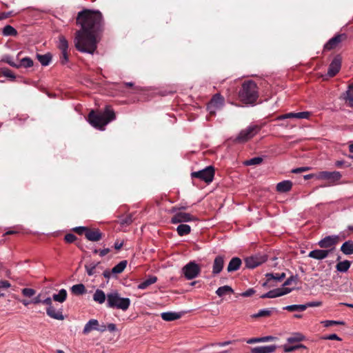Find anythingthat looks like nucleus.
Listing matches in <instances>:
<instances>
[{
  "label": "nucleus",
  "instance_id": "1",
  "mask_svg": "<svg viewBox=\"0 0 353 353\" xmlns=\"http://www.w3.org/2000/svg\"><path fill=\"white\" fill-rule=\"evenodd\" d=\"M77 24L81 29L75 33L74 46L81 52L93 54L104 27L103 14L98 10L84 9L78 12Z\"/></svg>",
  "mask_w": 353,
  "mask_h": 353
},
{
  "label": "nucleus",
  "instance_id": "2",
  "mask_svg": "<svg viewBox=\"0 0 353 353\" xmlns=\"http://www.w3.org/2000/svg\"><path fill=\"white\" fill-rule=\"evenodd\" d=\"M116 119L114 110L106 106L103 112H94L92 110L88 114V122L94 128L103 130L105 126Z\"/></svg>",
  "mask_w": 353,
  "mask_h": 353
},
{
  "label": "nucleus",
  "instance_id": "3",
  "mask_svg": "<svg viewBox=\"0 0 353 353\" xmlns=\"http://www.w3.org/2000/svg\"><path fill=\"white\" fill-rule=\"evenodd\" d=\"M239 97L241 101L245 104L254 103L259 97L258 88L256 83L253 81L244 82L239 92Z\"/></svg>",
  "mask_w": 353,
  "mask_h": 353
},
{
  "label": "nucleus",
  "instance_id": "4",
  "mask_svg": "<svg viewBox=\"0 0 353 353\" xmlns=\"http://www.w3.org/2000/svg\"><path fill=\"white\" fill-rule=\"evenodd\" d=\"M129 298L121 297L117 291H112L107 294V307L126 311L130 305Z\"/></svg>",
  "mask_w": 353,
  "mask_h": 353
},
{
  "label": "nucleus",
  "instance_id": "5",
  "mask_svg": "<svg viewBox=\"0 0 353 353\" xmlns=\"http://www.w3.org/2000/svg\"><path fill=\"white\" fill-rule=\"evenodd\" d=\"M261 129V127L258 125H249L239 132L235 139V141L238 143H245L258 134Z\"/></svg>",
  "mask_w": 353,
  "mask_h": 353
},
{
  "label": "nucleus",
  "instance_id": "6",
  "mask_svg": "<svg viewBox=\"0 0 353 353\" xmlns=\"http://www.w3.org/2000/svg\"><path fill=\"white\" fill-rule=\"evenodd\" d=\"M214 176V169L212 166L210 165L205 168L197 171L193 172L191 174L192 178H197L201 181H205L207 183H210L213 181Z\"/></svg>",
  "mask_w": 353,
  "mask_h": 353
},
{
  "label": "nucleus",
  "instance_id": "7",
  "mask_svg": "<svg viewBox=\"0 0 353 353\" xmlns=\"http://www.w3.org/2000/svg\"><path fill=\"white\" fill-rule=\"evenodd\" d=\"M182 272L186 279L192 280L199 276L201 268L195 261H190L182 268Z\"/></svg>",
  "mask_w": 353,
  "mask_h": 353
},
{
  "label": "nucleus",
  "instance_id": "8",
  "mask_svg": "<svg viewBox=\"0 0 353 353\" xmlns=\"http://www.w3.org/2000/svg\"><path fill=\"white\" fill-rule=\"evenodd\" d=\"M224 98L220 94L213 96L208 104V110L210 114H215L216 112L221 110L224 105Z\"/></svg>",
  "mask_w": 353,
  "mask_h": 353
},
{
  "label": "nucleus",
  "instance_id": "9",
  "mask_svg": "<svg viewBox=\"0 0 353 353\" xmlns=\"http://www.w3.org/2000/svg\"><path fill=\"white\" fill-rule=\"evenodd\" d=\"M315 177L319 180H327L330 184H334L336 181H339L342 175L340 172L334 171H322L315 174Z\"/></svg>",
  "mask_w": 353,
  "mask_h": 353
},
{
  "label": "nucleus",
  "instance_id": "10",
  "mask_svg": "<svg viewBox=\"0 0 353 353\" xmlns=\"http://www.w3.org/2000/svg\"><path fill=\"white\" fill-rule=\"evenodd\" d=\"M339 241V237L337 235L327 236L319 241L318 245L320 248L327 249V250H333L335 245Z\"/></svg>",
  "mask_w": 353,
  "mask_h": 353
},
{
  "label": "nucleus",
  "instance_id": "11",
  "mask_svg": "<svg viewBox=\"0 0 353 353\" xmlns=\"http://www.w3.org/2000/svg\"><path fill=\"white\" fill-rule=\"evenodd\" d=\"M174 214L171 219V223L173 224L190 222L196 220V218L190 213L182 211L173 212Z\"/></svg>",
  "mask_w": 353,
  "mask_h": 353
},
{
  "label": "nucleus",
  "instance_id": "12",
  "mask_svg": "<svg viewBox=\"0 0 353 353\" xmlns=\"http://www.w3.org/2000/svg\"><path fill=\"white\" fill-rule=\"evenodd\" d=\"M346 38L347 36L345 34L335 35L324 45V50H332L336 48Z\"/></svg>",
  "mask_w": 353,
  "mask_h": 353
},
{
  "label": "nucleus",
  "instance_id": "13",
  "mask_svg": "<svg viewBox=\"0 0 353 353\" xmlns=\"http://www.w3.org/2000/svg\"><path fill=\"white\" fill-rule=\"evenodd\" d=\"M292 290V288H276V289L270 290V291L268 292L265 294H262L261 296V298H262V299H266V298L273 299V298H276V297H279V296L285 295V294L291 292Z\"/></svg>",
  "mask_w": 353,
  "mask_h": 353
},
{
  "label": "nucleus",
  "instance_id": "14",
  "mask_svg": "<svg viewBox=\"0 0 353 353\" xmlns=\"http://www.w3.org/2000/svg\"><path fill=\"white\" fill-rule=\"evenodd\" d=\"M266 261L265 256L255 255L248 257L245 260V266L248 268H254Z\"/></svg>",
  "mask_w": 353,
  "mask_h": 353
},
{
  "label": "nucleus",
  "instance_id": "15",
  "mask_svg": "<svg viewBox=\"0 0 353 353\" xmlns=\"http://www.w3.org/2000/svg\"><path fill=\"white\" fill-rule=\"evenodd\" d=\"M85 269L89 276H97L103 270L100 262H91L85 265Z\"/></svg>",
  "mask_w": 353,
  "mask_h": 353
},
{
  "label": "nucleus",
  "instance_id": "16",
  "mask_svg": "<svg viewBox=\"0 0 353 353\" xmlns=\"http://www.w3.org/2000/svg\"><path fill=\"white\" fill-rule=\"evenodd\" d=\"M341 66V58L336 56L334 58L332 61L329 65L327 74L330 77L335 76L340 70Z\"/></svg>",
  "mask_w": 353,
  "mask_h": 353
},
{
  "label": "nucleus",
  "instance_id": "17",
  "mask_svg": "<svg viewBox=\"0 0 353 353\" xmlns=\"http://www.w3.org/2000/svg\"><path fill=\"white\" fill-rule=\"evenodd\" d=\"M311 115V113L310 112H289L287 114H284L282 115H280L277 117L278 120H283L286 119H309L310 116Z\"/></svg>",
  "mask_w": 353,
  "mask_h": 353
},
{
  "label": "nucleus",
  "instance_id": "18",
  "mask_svg": "<svg viewBox=\"0 0 353 353\" xmlns=\"http://www.w3.org/2000/svg\"><path fill=\"white\" fill-rule=\"evenodd\" d=\"M224 263V256H223L219 255L214 259L212 272L213 275L219 274L222 271Z\"/></svg>",
  "mask_w": 353,
  "mask_h": 353
},
{
  "label": "nucleus",
  "instance_id": "19",
  "mask_svg": "<svg viewBox=\"0 0 353 353\" xmlns=\"http://www.w3.org/2000/svg\"><path fill=\"white\" fill-rule=\"evenodd\" d=\"M46 314L48 316L56 320L62 321L64 319L63 310L61 308L57 310L54 306L46 307Z\"/></svg>",
  "mask_w": 353,
  "mask_h": 353
},
{
  "label": "nucleus",
  "instance_id": "20",
  "mask_svg": "<svg viewBox=\"0 0 353 353\" xmlns=\"http://www.w3.org/2000/svg\"><path fill=\"white\" fill-rule=\"evenodd\" d=\"M85 238L90 241H99L102 239L103 234L99 229H90L85 234Z\"/></svg>",
  "mask_w": 353,
  "mask_h": 353
},
{
  "label": "nucleus",
  "instance_id": "21",
  "mask_svg": "<svg viewBox=\"0 0 353 353\" xmlns=\"http://www.w3.org/2000/svg\"><path fill=\"white\" fill-rule=\"evenodd\" d=\"M330 253V250H314L310 252L308 256L316 260H323L327 258Z\"/></svg>",
  "mask_w": 353,
  "mask_h": 353
},
{
  "label": "nucleus",
  "instance_id": "22",
  "mask_svg": "<svg viewBox=\"0 0 353 353\" xmlns=\"http://www.w3.org/2000/svg\"><path fill=\"white\" fill-rule=\"evenodd\" d=\"M276 350L274 345L258 346L251 349V353H272Z\"/></svg>",
  "mask_w": 353,
  "mask_h": 353
},
{
  "label": "nucleus",
  "instance_id": "23",
  "mask_svg": "<svg viewBox=\"0 0 353 353\" xmlns=\"http://www.w3.org/2000/svg\"><path fill=\"white\" fill-rule=\"evenodd\" d=\"M343 99L350 107H353V84L349 85L347 90L343 94Z\"/></svg>",
  "mask_w": 353,
  "mask_h": 353
},
{
  "label": "nucleus",
  "instance_id": "24",
  "mask_svg": "<svg viewBox=\"0 0 353 353\" xmlns=\"http://www.w3.org/2000/svg\"><path fill=\"white\" fill-rule=\"evenodd\" d=\"M241 265V260L238 257L232 258L228 267L227 270L228 272H232L238 270Z\"/></svg>",
  "mask_w": 353,
  "mask_h": 353
},
{
  "label": "nucleus",
  "instance_id": "25",
  "mask_svg": "<svg viewBox=\"0 0 353 353\" xmlns=\"http://www.w3.org/2000/svg\"><path fill=\"white\" fill-rule=\"evenodd\" d=\"M107 300V295L100 289H97L93 294V301L99 304H103Z\"/></svg>",
  "mask_w": 353,
  "mask_h": 353
},
{
  "label": "nucleus",
  "instance_id": "26",
  "mask_svg": "<svg viewBox=\"0 0 353 353\" xmlns=\"http://www.w3.org/2000/svg\"><path fill=\"white\" fill-rule=\"evenodd\" d=\"M98 323L99 321L97 319H90L88 321L84 326L83 333L88 334L92 330H97Z\"/></svg>",
  "mask_w": 353,
  "mask_h": 353
},
{
  "label": "nucleus",
  "instance_id": "27",
  "mask_svg": "<svg viewBox=\"0 0 353 353\" xmlns=\"http://www.w3.org/2000/svg\"><path fill=\"white\" fill-rule=\"evenodd\" d=\"M161 316L165 321H172L180 319L181 314L174 312H166L161 313Z\"/></svg>",
  "mask_w": 353,
  "mask_h": 353
},
{
  "label": "nucleus",
  "instance_id": "28",
  "mask_svg": "<svg viewBox=\"0 0 353 353\" xmlns=\"http://www.w3.org/2000/svg\"><path fill=\"white\" fill-rule=\"evenodd\" d=\"M292 187V183L290 181H283L276 185V190L279 192H289Z\"/></svg>",
  "mask_w": 353,
  "mask_h": 353
},
{
  "label": "nucleus",
  "instance_id": "29",
  "mask_svg": "<svg viewBox=\"0 0 353 353\" xmlns=\"http://www.w3.org/2000/svg\"><path fill=\"white\" fill-rule=\"evenodd\" d=\"M157 277L155 276H149L146 279H145L143 282L140 283L138 285V288L140 290H145L149 285L154 284L157 282Z\"/></svg>",
  "mask_w": 353,
  "mask_h": 353
},
{
  "label": "nucleus",
  "instance_id": "30",
  "mask_svg": "<svg viewBox=\"0 0 353 353\" xmlns=\"http://www.w3.org/2000/svg\"><path fill=\"white\" fill-rule=\"evenodd\" d=\"M67 296V291L65 289H61L57 294H54L52 295V299L54 301L62 303L66 300Z\"/></svg>",
  "mask_w": 353,
  "mask_h": 353
},
{
  "label": "nucleus",
  "instance_id": "31",
  "mask_svg": "<svg viewBox=\"0 0 353 353\" xmlns=\"http://www.w3.org/2000/svg\"><path fill=\"white\" fill-rule=\"evenodd\" d=\"M232 293H234V290L229 285H224V286L219 287L216 290V294L219 297H223L227 294H231Z\"/></svg>",
  "mask_w": 353,
  "mask_h": 353
},
{
  "label": "nucleus",
  "instance_id": "32",
  "mask_svg": "<svg viewBox=\"0 0 353 353\" xmlns=\"http://www.w3.org/2000/svg\"><path fill=\"white\" fill-rule=\"evenodd\" d=\"M71 292L74 295H83L86 293V289L83 284H76L71 287Z\"/></svg>",
  "mask_w": 353,
  "mask_h": 353
},
{
  "label": "nucleus",
  "instance_id": "33",
  "mask_svg": "<svg viewBox=\"0 0 353 353\" xmlns=\"http://www.w3.org/2000/svg\"><path fill=\"white\" fill-rule=\"evenodd\" d=\"M37 58L41 64L43 66L48 65L52 61V55L50 53H46L45 54H37Z\"/></svg>",
  "mask_w": 353,
  "mask_h": 353
},
{
  "label": "nucleus",
  "instance_id": "34",
  "mask_svg": "<svg viewBox=\"0 0 353 353\" xmlns=\"http://www.w3.org/2000/svg\"><path fill=\"white\" fill-rule=\"evenodd\" d=\"M341 252L347 255L353 254V242L351 241H345L341 247Z\"/></svg>",
  "mask_w": 353,
  "mask_h": 353
},
{
  "label": "nucleus",
  "instance_id": "35",
  "mask_svg": "<svg viewBox=\"0 0 353 353\" xmlns=\"http://www.w3.org/2000/svg\"><path fill=\"white\" fill-rule=\"evenodd\" d=\"M57 47L61 51L68 50V42L65 37L63 35H59L58 37Z\"/></svg>",
  "mask_w": 353,
  "mask_h": 353
},
{
  "label": "nucleus",
  "instance_id": "36",
  "mask_svg": "<svg viewBox=\"0 0 353 353\" xmlns=\"http://www.w3.org/2000/svg\"><path fill=\"white\" fill-rule=\"evenodd\" d=\"M350 265H351L350 261H349L347 260H345V261L339 262L336 265V268L337 271H339L340 272H345L350 268Z\"/></svg>",
  "mask_w": 353,
  "mask_h": 353
},
{
  "label": "nucleus",
  "instance_id": "37",
  "mask_svg": "<svg viewBox=\"0 0 353 353\" xmlns=\"http://www.w3.org/2000/svg\"><path fill=\"white\" fill-rule=\"evenodd\" d=\"M177 233L179 236L187 235L190 233L191 228L187 224H180L176 228Z\"/></svg>",
  "mask_w": 353,
  "mask_h": 353
},
{
  "label": "nucleus",
  "instance_id": "38",
  "mask_svg": "<svg viewBox=\"0 0 353 353\" xmlns=\"http://www.w3.org/2000/svg\"><path fill=\"white\" fill-rule=\"evenodd\" d=\"M268 282H270L272 280L276 281H281L285 277V273L281 274H273V273H268L265 274Z\"/></svg>",
  "mask_w": 353,
  "mask_h": 353
},
{
  "label": "nucleus",
  "instance_id": "39",
  "mask_svg": "<svg viewBox=\"0 0 353 353\" xmlns=\"http://www.w3.org/2000/svg\"><path fill=\"white\" fill-rule=\"evenodd\" d=\"M126 265L127 261H121L112 269L111 272L112 274H120L125 270Z\"/></svg>",
  "mask_w": 353,
  "mask_h": 353
},
{
  "label": "nucleus",
  "instance_id": "40",
  "mask_svg": "<svg viewBox=\"0 0 353 353\" xmlns=\"http://www.w3.org/2000/svg\"><path fill=\"white\" fill-rule=\"evenodd\" d=\"M283 310H286L289 312L301 311L303 312L306 310L305 304L303 305H290L283 307Z\"/></svg>",
  "mask_w": 353,
  "mask_h": 353
},
{
  "label": "nucleus",
  "instance_id": "41",
  "mask_svg": "<svg viewBox=\"0 0 353 353\" xmlns=\"http://www.w3.org/2000/svg\"><path fill=\"white\" fill-rule=\"evenodd\" d=\"M3 34L4 36H16L17 31L12 26L7 25L3 29Z\"/></svg>",
  "mask_w": 353,
  "mask_h": 353
},
{
  "label": "nucleus",
  "instance_id": "42",
  "mask_svg": "<svg viewBox=\"0 0 353 353\" xmlns=\"http://www.w3.org/2000/svg\"><path fill=\"white\" fill-rule=\"evenodd\" d=\"M17 65H19V68H30L33 65V61L30 57H24L21 59L20 63H17Z\"/></svg>",
  "mask_w": 353,
  "mask_h": 353
},
{
  "label": "nucleus",
  "instance_id": "43",
  "mask_svg": "<svg viewBox=\"0 0 353 353\" xmlns=\"http://www.w3.org/2000/svg\"><path fill=\"white\" fill-rule=\"evenodd\" d=\"M304 339V336L300 333H295L292 336L288 338L287 341L288 343H297L302 341Z\"/></svg>",
  "mask_w": 353,
  "mask_h": 353
},
{
  "label": "nucleus",
  "instance_id": "44",
  "mask_svg": "<svg viewBox=\"0 0 353 353\" xmlns=\"http://www.w3.org/2000/svg\"><path fill=\"white\" fill-rule=\"evenodd\" d=\"M271 309H263L259 310L257 313L252 315L253 318H259L264 316H269L272 314Z\"/></svg>",
  "mask_w": 353,
  "mask_h": 353
},
{
  "label": "nucleus",
  "instance_id": "45",
  "mask_svg": "<svg viewBox=\"0 0 353 353\" xmlns=\"http://www.w3.org/2000/svg\"><path fill=\"white\" fill-rule=\"evenodd\" d=\"M263 161V159L259 157H254L252 159H248L244 162L245 165H259Z\"/></svg>",
  "mask_w": 353,
  "mask_h": 353
},
{
  "label": "nucleus",
  "instance_id": "46",
  "mask_svg": "<svg viewBox=\"0 0 353 353\" xmlns=\"http://www.w3.org/2000/svg\"><path fill=\"white\" fill-rule=\"evenodd\" d=\"M2 61L9 64L10 66L19 68V65H17L14 61L12 57L6 55L2 58Z\"/></svg>",
  "mask_w": 353,
  "mask_h": 353
},
{
  "label": "nucleus",
  "instance_id": "47",
  "mask_svg": "<svg viewBox=\"0 0 353 353\" xmlns=\"http://www.w3.org/2000/svg\"><path fill=\"white\" fill-rule=\"evenodd\" d=\"M0 73L8 78H10L12 80H14L15 79V75L8 68H1Z\"/></svg>",
  "mask_w": 353,
  "mask_h": 353
},
{
  "label": "nucleus",
  "instance_id": "48",
  "mask_svg": "<svg viewBox=\"0 0 353 353\" xmlns=\"http://www.w3.org/2000/svg\"><path fill=\"white\" fill-rule=\"evenodd\" d=\"M21 292L24 296L32 297L35 294L36 291L32 288H23Z\"/></svg>",
  "mask_w": 353,
  "mask_h": 353
},
{
  "label": "nucleus",
  "instance_id": "49",
  "mask_svg": "<svg viewBox=\"0 0 353 353\" xmlns=\"http://www.w3.org/2000/svg\"><path fill=\"white\" fill-rule=\"evenodd\" d=\"M60 61L63 65L66 64L69 61L68 50L61 51Z\"/></svg>",
  "mask_w": 353,
  "mask_h": 353
},
{
  "label": "nucleus",
  "instance_id": "50",
  "mask_svg": "<svg viewBox=\"0 0 353 353\" xmlns=\"http://www.w3.org/2000/svg\"><path fill=\"white\" fill-rule=\"evenodd\" d=\"M300 347H304V346L303 345H285L283 348H284V350L285 352H292L296 349H299Z\"/></svg>",
  "mask_w": 353,
  "mask_h": 353
},
{
  "label": "nucleus",
  "instance_id": "51",
  "mask_svg": "<svg viewBox=\"0 0 353 353\" xmlns=\"http://www.w3.org/2000/svg\"><path fill=\"white\" fill-rule=\"evenodd\" d=\"M323 323L324 326L325 327H330L334 325H343L344 323L343 321H331V320H327L325 321H323Z\"/></svg>",
  "mask_w": 353,
  "mask_h": 353
},
{
  "label": "nucleus",
  "instance_id": "52",
  "mask_svg": "<svg viewBox=\"0 0 353 353\" xmlns=\"http://www.w3.org/2000/svg\"><path fill=\"white\" fill-rule=\"evenodd\" d=\"M187 209H188L187 205L180 204L179 205H176V206L172 208V209L170 210V212H176V211L179 212V211H181V210H187Z\"/></svg>",
  "mask_w": 353,
  "mask_h": 353
},
{
  "label": "nucleus",
  "instance_id": "53",
  "mask_svg": "<svg viewBox=\"0 0 353 353\" xmlns=\"http://www.w3.org/2000/svg\"><path fill=\"white\" fill-rule=\"evenodd\" d=\"M255 293V290L253 288H250L246 291L240 294V296L243 297H249L252 296Z\"/></svg>",
  "mask_w": 353,
  "mask_h": 353
},
{
  "label": "nucleus",
  "instance_id": "54",
  "mask_svg": "<svg viewBox=\"0 0 353 353\" xmlns=\"http://www.w3.org/2000/svg\"><path fill=\"white\" fill-rule=\"evenodd\" d=\"M88 230V228L83 226L77 227L74 229V230L79 234H82L83 233L85 234Z\"/></svg>",
  "mask_w": 353,
  "mask_h": 353
},
{
  "label": "nucleus",
  "instance_id": "55",
  "mask_svg": "<svg viewBox=\"0 0 353 353\" xmlns=\"http://www.w3.org/2000/svg\"><path fill=\"white\" fill-rule=\"evenodd\" d=\"M305 305L306 309H307L309 307L321 306L322 305V302L321 301H312V302H308V303H305Z\"/></svg>",
  "mask_w": 353,
  "mask_h": 353
},
{
  "label": "nucleus",
  "instance_id": "56",
  "mask_svg": "<svg viewBox=\"0 0 353 353\" xmlns=\"http://www.w3.org/2000/svg\"><path fill=\"white\" fill-rule=\"evenodd\" d=\"M65 240L68 243H72L75 241L76 236L72 234H68L65 236Z\"/></svg>",
  "mask_w": 353,
  "mask_h": 353
},
{
  "label": "nucleus",
  "instance_id": "57",
  "mask_svg": "<svg viewBox=\"0 0 353 353\" xmlns=\"http://www.w3.org/2000/svg\"><path fill=\"white\" fill-rule=\"evenodd\" d=\"M52 297H47L42 301V303L47 305V307H52Z\"/></svg>",
  "mask_w": 353,
  "mask_h": 353
},
{
  "label": "nucleus",
  "instance_id": "58",
  "mask_svg": "<svg viewBox=\"0 0 353 353\" xmlns=\"http://www.w3.org/2000/svg\"><path fill=\"white\" fill-rule=\"evenodd\" d=\"M308 170H309L308 167H301V168L293 169L292 170V172L297 174V173H301V172H303L305 171H307Z\"/></svg>",
  "mask_w": 353,
  "mask_h": 353
},
{
  "label": "nucleus",
  "instance_id": "59",
  "mask_svg": "<svg viewBox=\"0 0 353 353\" xmlns=\"http://www.w3.org/2000/svg\"><path fill=\"white\" fill-rule=\"evenodd\" d=\"M10 283L9 281H0V289L1 288H3V289H7V288H9L10 287Z\"/></svg>",
  "mask_w": 353,
  "mask_h": 353
},
{
  "label": "nucleus",
  "instance_id": "60",
  "mask_svg": "<svg viewBox=\"0 0 353 353\" xmlns=\"http://www.w3.org/2000/svg\"><path fill=\"white\" fill-rule=\"evenodd\" d=\"M274 337H273L272 336H267L260 337V343H261V342L272 341L274 340Z\"/></svg>",
  "mask_w": 353,
  "mask_h": 353
},
{
  "label": "nucleus",
  "instance_id": "61",
  "mask_svg": "<svg viewBox=\"0 0 353 353\" xmlns=\"http://www.w3.org/2000/svg\"><path fill=\"white\" fill-rule=\"evenodd\" d=\"M107 329L110 332H115L117 330V326L114 323H109L107 325Z\"/></svg>",
  "mask_w": 353,
  "mask_h": 353
},
{
  "label": "nucleus",
  "instance_id": "62",
  "mask_svg": "<svg viewBox=\"0 0 353 353\" xmlns=\"http://www.w3.org/2000/svg\"><path fill=\"white\" fill-rule=\"evenodd\" d=\"M325 339L328 340L341 341V339L336 334H330L327 336H326Z\"/></svg>",
  "mask_w": 353,
  "mask_h": 353
},
{
  "label": "nucleus",
  "instance_id": "63",
  "mask_svg": "<svg viewBox=\"0 0 353 353\" xmlns=\"http://www.w3.org/2000/svg\"><path fill=\"white\" fill-rule=\"evenodd\" d=\"M123 245V241H117L115 243H114V248L117 250H120Z\"/></svg>",
  "mask_w": 353,
  "mask_h": 353
},
{
  "label": "nucleus",
  "instance_id": "64",
  "mask_svg": "<svg viewBox=\"0 0 353 353\" xmlns=\"http://www.w3.org/2000/svg\"><path fill=\"white\" fill-rule=\"evenodd\" d=\"M110 250L109 248H105V249H103V250H99V256L101 257H103L104 256H105L107 254H108L110 252Z\"/></svg>",
  "mask_w": 353,
  "mask_h": 353
}]
</instances>
